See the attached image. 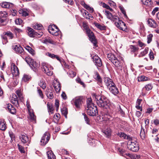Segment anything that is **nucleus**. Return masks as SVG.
I'll return each instance as SVG.
<instances>
[{"label": "nucleus", "mask_w": 159, "mask_h": 159, "mask_svg": "<svg viewBox=\"0 0 159 159\" xmlns=\"http://www.w3.org/2000/svg\"><path fill=\"white\" fill-rule=\"evenodd\" d=\"M11 102L16 107H18L19 106L18 98L16 94H13L11 96Z\"/></svg>", "instance_id": "obj_13"}, {"label": "nucleus", "mask_w": 159, "mask_h": 159, "mask_svg": "<svg viewBox=\"0 0 159 159\" xmlns=\"http://www.w3.org/2000/svg\"><path fill=\"white\" fill-rule=\"evenodd\" d=\"M148 48H146L144 50L141 52L139 55V57H143L148 52Z\"/></svg>", "instance_id": "obj_48"}, {"label": "nucleus", "mask_w": 159, "mask_h": 159, "mask_svg": "<svg viewBox=\"0 0 159 159\" xmlns=\"http://www.w3.org/2000/svg\"><path fill=\"white\" fill-rule=\"evenodd\" d=\"M95 65L98 67H101L102 63L101 59L97 55H95L92 57Z\"/></svg>", "instance_id": "obj_11"}, {"label": "nucleus", "mask_w": 159, "mask_h": 159, "mask_svg": "<svg viewBox=\"0 0 159 159\" xmlns=\"http://www.w3.org/2000/svg\"><path fill=\"white\" fill-rule=\"evenodd\" d=\"M138 45L141 48L144 47L146 46V45L144 43L142 42L140 40L138 41Z\"/></svg>", "instance_id": "obj_58"}, {"label": "nucleus", "mask_w": 159, "mask_h": 159, "mask_svg": "<svg viewBox=\"0 0 159 159\" xmlns=\"http://www.w3.org/2000/svg\"><path fill=\"white\" fill-rule=\"evenodd\" d=\"M47 155L48 159H55V156L52 151H48Z\"/></svg>", "instance_id": "obj_24"}, {"label": "nucleus", "mask_w": 159, "mask_h": 159, "mask_svg": "<svg viewBox=\"0 0 159 159\" xmlns=\"http://www.w3.org/2000/svg\"><path fill=\"white\" fill-rule=\"evenodd\" d=\"M47 105L48 112L52 114L53 113L54 109L52 105V104H49L48 103Z\"/></svg>", "instance_id": "obj_43"}, {"label": "nucleus", "mask_w": 159, "mask_h": 159, "mask_svg": "<svg viewBox=\"0 0 159 159\" xmlns=\"http://www.w3.org/2000/svg\"><path fill=\"white\" fill-rule=\"evenodd\" d=\"M128 148L131 151L134 152L138 151L139 149L137 142L135 139L131 142H129L128 145Z\"/></svg>", "instance_id": "obj_6"}, {"label": "nucleus", "mask_w": 159, "mask_h": 159, "mask_svg": "<svg viewBox=\"0 0 159 159\" xmlns=\"http://www.w3.org/2000/svg\"><path fill=\"white\" fill-rule=\"evenodd\" d=\"M46 94L48 98L50 99H52L53 98V91L52 87H50V88H47Z\"/></svg>", "instance_id": "obj_14"}, {"label": "nucleus", "mask_w": 159, "mask_h": 159, "mask_svg": "<svg viewBox=\"0 0 159 159\" xmlns=\"http://www.w3.org/2000/svg\"><path fill=\"white\" fill-rule=\"evenodd\" d=\"M27 30L28 35L31 37H40L43 34L42 31H38L35 32L34 30L29 27H27Z\"/></svg>", "instance_id": "obj_3"}, {"label": "nucleus", "mask_w": 159, "mask_h": 159, "mask_svg": "<svg viewBox=\"0 0 159 159\" xmlns=\"http://www.w3.org/2000/svg\"><path fill=\"white\" fill-rule=\"evenodd\" d=\"M17 146L18 147L19 150L21 153H23L25 152L24 148L23 146H21L19 144H17Z\"/></svg>", "instance_id": "obj_56"}, {"label": "nucleus", "mask_w": 159, "mask_h": 159, "mask_svg": "<svg viewBox=\"0 0 159 159\" xmlns=\"http://www.w3.org/2000/svg\"><path fill=\"white\" fill-rule=\"evenodd\" d=\"M126 139H127L128 140V143H129V142H132V141L134 140V139H133L129 135H126Z\"/></svg>", "instance_id": "obj_61"}, {"label": "nucleus", "mask_w": 159, "mask_h": 159, "mask_svg": "<svg viewBox=\"0 0 159 159\" xmlns=\"http://www.w3.org/2000/svg\"><path fill=\"white\" fill-rule=\"evenodd\" d=\"M140 136L142 139H143L145 136L144 129L141 126V130L140 134Z\"/></svg>", "instance_id": "obj_44"}, {"label": "nucleus", "mask_w": 159, "mask_h": 159, "mask_svg": "<svg viewBox=\"0 0 159 159\" xmlns=\"http://www.w3.org/2000/svg\"><path fill=\"white\" fill-rule=\"evenodd\" d=\"M53 87L57 93L59 92L61 90V86L59 83H58L57 84L54 85Z\"/></svg>", "instance_id": "obj_39"}, {"label": "nucleus", "mask_w": 159, "mask_h": 159, "mask_svg": "<svg viewBox=\"0 0 159 159\" xmlns=\"http://www.w3.org/2000/svg\"><path fill=\"white\" fill-rule=\"evenodd\" d=\"M120 154L121 156L126 157H131V155L128 153H126V152L123 151L122 150H119Z\"/></svg>", "instance_id": "obj_32"}, {"label": "nucleus", "mask_w": 159, "mask_h": 159, "mask_svg": "<svg viewBox=\"0 0 159 159\" xmlns=\"http://www.w3.org/2000/svg\"><path fill=\"white\" fill-rule=\"evenodd\" d=\"M95 74L96 75L94 78L97 81L98 83H101L102 82V79L99 73L97 72H95Z\"/></svg>", "instance_id": "obj_31"}, {"label": "nucleus", "mask_w": 159, "mask_h": 159, "mask_svg": "<svg viewBox=\"0 0 159 159\" xmlns=\"http://www.w3.org/2000/svg\"><path fill=\"white\" fill-rule=\"evenodd\" d=\"M59 100L58 99H56L55 100V105L56 107V109L57 111V110L58 109L59 107Z\"/></svg>", "instance_id": "obj_60"}, {"label": "nucleus", "mask_w": 159, "mask_h": 159, "mask_svg": "<svg viewBox=\"0 0 159 159\" xmlns=\"http://www.w3.org/2000/svg\"><path fill=\"white\" fill-rule=\"evenodd\" d=\"M111 86L108 88L110 91L114 95H116L118 94L119 92V90L115 84H114V85Z\"/></svg>", "instance_id": "obj_15"}, {"label": "nucleus", "mask_w": 159, "mask_h": 159, "mask_svg": "<svg viewBox=\"0 0 159 159\" xmlns=\"http://www.w3.org/2000/svg\"><path fill=\"white\" fill-rule=\"evenodd\" d=\"M118 135L120 137L123 138L124 139H126V134L123 132L119 133L118 134Z\"/></svg>", "instance_id": "obj_57"}, {"label": "nucleus", "mask_w": 159, "mask_h": 159, "mask_svg": "<svg viewBox=\"0 0 159 159\" xmlns=\"http://www.w3.org/2000/svg\"><path fill=\"white\" fill-rule=\"evenodd\" d=\"M104 81L107 88L113 85L112 84L114 85V84L112 80L109 77H105L104 78Z\"/></svg>", "instance_id": "obj_16"}, {"label": "nucleus", "mask_w": 159, "mask_h": 159, "mask_svg": "<svg viewBox=\"0 0 159 159\" xmlns=\"http://www.w3.org/2000/svg\"><path fill=\"white\" fill-rule=\"evenodd\" d=\"M153 86L151 84H146L143 89V91L144 90L147 91H149L151 90L153 88Z\"/></svg>", "instance_id": "obj_28"}, {"label": "nucleus", "mask_w": 159, "mask_h": 159, "mask_svg": "<svg viewBox=\"0 0 159 159\" xmlns=\"http://www.w3.org/2000/svg\"><path fill=\"white\" fill-rule=\"evenodd\" d=\"M42 68L44 69V72L48 76H52L53 74V72L51 70L50 66L46 63H43Z\"/></svg>", "instance_id": "obj_10"}, {"label": "nucleus", "mask_w": 159, "mask_h": 159, "mask_svg": "<svg viewBox=\"0 0 159 159\" xmlns=\"http://www.w3.org/2000/svg\"><path fill=\"white\" fill-rule=\"evenodd\" d=\"M10 4H12V3L7 2H3L1 3V5L3 8H9L10 7Z\"/></svg>", "instance_id": "obj_34"}, {"label": "nucleus", "mask_w": 159, "mask_h": 159, "mask_svg": "<svg viewBox=\"0 0 159 159\" xmlns=\"http://www.w3.org/2000/svg\"><path fill=\"white\" fill-rule=\"evenodd\" d=\"M149 80V78L144 75L141 76L140 77H139L138 78V80L139 82L147 81Z\"/></svg>", "instance_id": "obj_33"}, {"label": "nucleus", "mask_w": 159, "mask_h": 159, "mask_svg": "<svg viewBox=\"0 0 159 159\" xmlns=\"http://www.w3.org/2000/svg\"><path fill=\"white\" fill-rule=\"evenodd\" d=\"M147 22L150 27L153 28H155L157 26V25L156 24L155 21L151 19H148Z\"/></svg>", "instance_id": "obj_20"}, {"label": "nucleus", "mask_w": 159, "mask_h": 159, "mask_svg": "<svg viewBox=\"0 0 159 159\" xmlns=\"http://www.w3.org/2000/svg\"><path fill=\"white\" fill-rule=\"evenodd\" d=\"M153 35L152 34H150L147 36V43H149L152 41Z\"/></svg>", "instance_id": "obj_54"}, {"label": "nucleus", "mask_w": 159, "mask_h": 159, "mask_svg": "<svg viewBox=\"0 0 159 159\" xmlns=\"http://www.w3.org/2000/svg\"><path fill=\"white\" fill-rule=\"evenodd\" d=\"M7 35L5 34V32L4 34L1 35V38L2 39V43L3 44H5L8 42Z\"/></svg>", "instance_id": "obj_37"}, {"label": "nucleus", "mask_w": 159, "mask_h": 159, "mask_svg": "<svg viewBox=\"0 0 159 159\" xmlns=\"http://www.w3.org/2000/svg\"><path fill=\"white\" fill-rule=\"evenodd\" d=\"M105 117L106 120H111L112 119V117L108 113H106L104 115Z\"/></svg>", "instance_id": "obj_55"}, {"label": "nucleus", "mask_w": 159, "mask_h": 159, "mask_svg": "<svg viewBox=\"0 0 159 159\" xmlns=\"http://www.w3.org/2000/svg\"><path fill=\"white\" fill-rule=\"evenodd\" d=\"M25 60L26 61V62L29 65L30 64H31V62L33 61V59L31 58L29 56H27L25 58Z\"/></svg>", "instance_id": "obj_49"}, {"label": "nucleus", "mask_w": 159, "mask_h": 159, "mask_svg": "<svg viewBox=\"0 0 159 159\" xmlns=\"http://www.w3.org/2000/svg\"><path fill=\"white\" fill-rule=\"evenodd\" d=\"M7 128L6 122L2 119H0V129L4 131Z\"/></svg>", "instance_id": "obj_22"}, {"label": "nucleus", "mask_w": 159, "mask_h": 159, "mask_svg": "<svg viewBox=\"0 0 159 159\" xmlns=\"http://www.w3.org/2000/svg\"><path fill=\"white\" fill-rule=\"evenodd\" d=\"M37 89L38 93L39 94V96L41 97V98H43V96L42 91L40 89H39L38 88H37Z\"/></svg>", "instance_id": "obj_64"}, {"label": "nucleus", "mask_w": 159, "mask_h": 159, "mask_svg": "<svg viewBox=\"0 0 159 159\" xmlns=\"http://www.w3.org/2000/svg\"><path fill=\"white\" fill-rule=\"evenodd\" d=\"M48 30L49 32L53 35L57 36L60 33V31L58 28L54 25H49Z\"/></svg>", "instance_id": "obj_5"}, {"label": "nucleus", "mask_w": 159, "mask_h": 159, "mask_svg": "<svg viewBox=\"0 0 159 159\" xmlns=\"http://www.w3.org/2000/svg\"><path fill=\"white\" fill-rule=\"evenodd\" d=\"M12 49L16 51L17 53L21 55L24 54V50L23 48L19 45H14L12 46Z\"/></svg>", "instance_id": "obj_12"}, {"label": "nucleus", "mask_w": 159, "mask_h": 159, "mask_svg": "<svg viewBox=\"0 0 159 159\" xmlns=\"http://www.w3.org/2000/svg\"><path fill=\"white\" fill-rule=\"evenodd\" d=\"M33 27L35 29L40 30L42 29L43 28V26L42 25L40 24H33Z\"/></svg>", "instance_id": "obj_30"}, {"label": "nucleus", "mask_w": 159, "mask_h": 159, "mask_svg": "<svg viewBox=\"0 0 159 159\" xmlns=\"http://www.w3.org/2000/svg\"><path fill=\"white\" fill-rule=\"evenodd\" d=\"M83 98V96H79L76 97L72 100V102L75 106V108L77 109L80 108Z\"/></svg>", "instance_id": "obj_7"}, {"label": "nucleus", "mask_w": 159, "mask_h": 159, "mask_svg": "<svg viewBox=\"0 0 159 159\" xmlns=\"http://www.w3.org/2000/svg\"><path fill=\"white\" fill-rule=\"evenodd\" d=\"M141 2L142 4L148 6H151L152 3L151 0H141Z\"/></svg>", "instance_id": "obj_29"}, {"label": "nucleus", "mask_w": 159, "mask_h": 159, "mask_svg": "<svg viewBox=\"0 0 159 159\" xmlns=\"http://www.w3.org/2000/svg\"><path fill=\"white\" fill-rule=\"evenodd\" d=\"M82 24L83 28L86 31L89 29L88 26V23L87 22H83Z\"/></svg>", "instance_id": "obj_52"}, {"label": "nucleus", "mask_w": 159, "mask_h": 159, "mask_svg": "<svg viewBox=\"0 0 159 159\" xmlns=\"http://www.w3.org/2000/svg\"><path fill=\"white\" fill-rule=\"evenodd\" d=\"M30 66L31 67L38 68L39 66V64L36 61H34L33 60V61L31 62V64L30 65Z\"/></svg>", "instance_id": "obj_38"}, {"label": "nucleus", "mask_w": 159, "mask_h": 159, "mask_svg": "<svg viewBox=\"0 0 159 159\" xmlns=\"http://www.w3.org/2000/svg\"><path fill=\"white\" fill-rule=\"evenodd\" d=\"M149 57L150 59L151 60H153L154 58V56L153 55V53L152 51H151L149 54Z\"/></svg>", "instance_id": "obj_63"}, {"label": "nucleus", "mask_w": 159, "mask_h": 159, "mask_svg": "<svg viewBox=\"0 0 159 159\" xmlns=\"http://www.w3.org/2000/svg\"><path fill=\"white\" fill-rule=\"evenodd\" d=\"M19 12L24 17H26L29 15V14L27 11V10L25 9H21L19 10Z\"/></svg>", "instance_id": "obj_26"}, {"label": "nucleus", "mask_w": 159, "mask_h": 159, "mask_svg": "<svg viewBox=\"0 0 159 159\" xmlns=\"http://www.w3.org/2000/svg\"><path fill=\"white\" fill-rule=\"evenodd\" d=\"M50 134L49 133L46 132L43 135L41 139L40 142L41 145L44 146L49 141L50 139Z\"/></svg>", "instance_id": "obj_9"}, {"label": "nucleus", "mask_w": 159, "mask_h": 159, "mask_svg": "<svg viewBox=\"0 0 159 159\" xmlns=\"http://www.w3.org/2000/svg\"><path fill=\"white\" fill-rule=\"evenodd\" d=\"M7 16V12L5 11H2L0 12V17L1 18L5 19Z\"/></svg>", "instance_id": "obj_50"}, {"label": "nucleus", "mask_w": 159, "mask_h": 159, "mask_svg": "<svg viewBox=\"0 0 159 159\" xmlns=\"http://www.w3.org/2000/svg\"><path fill=\"white\" fill-rule=\"evenodd\" d=\"M13 69L14 70V72L15 73V75H19V70L17 67L14 65L12 67H11V69Z\"/></svg>", "instance_id": "obj_46"}, {"label": "nucleus", "mask_w": 159, "mask_h": 159, "mask_svg": "<svg viewBox=\"0 0 159 159\" xmlns=\"http://www.w3.org/2000/svg\"><path fill=\"white\" fill-rule=\"evenodd\" d=\"M83 115L84 116V118L87 124L89 125L90 124L89 119L88 118L87 116L85 114L83 113Z\"/></svg>", "instance_id": "obj_53"}, {"label": "nucleus", "mask_w": 159, "mask_h": 159, "mask_svg": "<svg viewBox=\"0 0 159 159\" xmlns=\"http://www.w3.org/2000/svg\"><path fill=\"white\" fill-rule=\"evenodd\" d=\"M6 25V19L0 17V26Z\"/></svg>", "instance_id": "obj_51"}, {"label": "nucleus", "mask_w": 159, "mask_h": 159, "mask_svg": "<svg viewBox=\"0 0 159 159\" xmlns=\"http://www.w3.org/2000/svg\"><path fill=\"white\" fill-rule=\"evenodd\" d=\"M43 42L44 43L46 44L49 43L50 44H54L56 43L55 42L52 40L49 37L43 40Z\"/></svg>", "instance_id": "obj_23"}, {"label": "nucleus", "mask_w": 159, "mask_h": 159, "mask_svg": "<svg viewBox=\"0 0 159 159\" xmlns=\"http://www.w3.org/2000/svg\"><path fill=\"white\" fill-rule=\"evenodd\" d=\"M31 79L30 75L26 74H24L22 78V80L25 82L29 81Z\"/></svg>", "instance_id": "obj_36"}, {"label": "nucleus", "mask_w": 159, "mask_h": 159, "mask_svg": "<svg viewBox=\"0 0 159 159\" xmlns=\"http://www.w3.org/2000/svg\"><path fill=\"white\" fill-rule=\"evenodd\" d=\"M22 31V30L16 27L15 28L14 30V32L15 34L16 35V36H17V33H20Z\"/></svg>", "instance_id": "obj_59"}, {"label": "nucleus", "mask_w": 159, "mask_h": 159, "mask_svg": "<svg viewBox=\"0 0 159 159\" xmlns=\"http://www.w3.org/2000/svg\"><path fill=\"white\" fill-rule=\"evenodd\" d=\"M6 107L7 108L8 111L11 114H14L16 113V109L11 104H7Z\"/></svg>", "instance_id": "obj_17"}, {"label": "nucleus", "mask_w": 159, "mask_h": 159, "mask_svg": "<svg viewBox=\"0 0 159 159\" xmlns=\"http://www.w3.org/2000/svg\"><path fill=\"white\" fill-rule=\"evenodd\" d=\"M20 139L22 143L25 144L29 141V138L26 134H21L20 136Z\"/></svg>", "instance_id": "obj_21"}, {"label": "nucleus", "mask_w": 159, "mask_h": 159, "mask_svg": "<svg viewBox=\"0 0 159 159\" xmlns=\"http://www.w3.org/2000/svg\"><path fill=\"white\" fill-rule=\"evenodd\" d=\"M39 84L43 89H45L46 87V83L42 80H40Z\"/></svg>", "instance_id": "obj_42"}, {"label": "nucleus", "mask_w": 159, "mask_h": 159, "mask_svg": "<svg viewBox=\"0 0 159 159\" xmlns=\"http://www.w3.org/2000/svg\"><path fill=\"white\" fill-rule=\"evenodd\" d=\"M30 119L32 121H35L36 116H35L34 113L31 112H29Z\"/></svg>", "instance_id": "obj_41"}, {"label": "nucleus", "mask_w": 159, "mask_h": 159, "mask_svg": "<svg viewBox=\"0 0 159 159\" xmlns=\"http://www.w3.org/2000/svg\"><path fill=\"white\" fill-rule=\"evenodd\" d=\"M105 12L107 18L113 21V20H117V19L116 18L117 17V16H113L112 14L108 11H105Z\"/></svg>", "instance_id": "obj_19"}, {"label": "nucleus", "mask_w": 159, "mask_h": 159, "mask_svg": "<svg viewBox=\"0 0 159 159\" xmlns=\"http://www.w3.org/2000/svg\"><path fill=\"white\" fill-rule=\"evenodd\" d=\"M93 96L95 99L94 101L99 107L105 109L109 108L110 106V102L106 97L95 94L93 95Z\"/></svg>", "instance_id": "obj_1"}, {"label": "nucleus", "mask_w": 159, "mask_h": 159, "mask_svg": "<svg viewBox=\"0 0 159 159\" xmlns=\"http://www.w3.org/2000/svg\"><path fill=\"white\" fill-rule=\"evenodd\" d=\"M25 48L32 55H34L35 54L34 50L29 46H26Z\"/></svg>", "instance_id": "obj_45"}, {"label": "nucleus", "mask_w": 159, "mask_h": 159, "mask_svg": "<svg viewBox=\"0 0 159 159\" xmlns=\"http://www.w3.org/2000/svg\"><path fill=\"white\" fill-rule=\"evenodd\" d=\"M22 23V20L19 18L16 19L15 21V23L17 25H20Z\"/></svg>", "instance_id": "obj_62"}, {"label": "nucleus", "mask_w": 159, "mask_h": 159, "mask_svg": "<svg viewBox=\"0 0 159 159\" xmlns=\"http://www.w3.org/2000/svg\"><path fill=\"white\" fill-rule=\"evenodd\" d=\"M87 112V114L90 116H96L98 113V110L96 106L92 102L91 98H89L86 101Z\"/></svg>", "instance_id": "obj_2"}, {"label": "nucleus", "mask_w": 159, "mask_h": 159, "mask_svg": "<svg viewBox=\"0 0 159 159\" xmlns=\"http://www.w3.org/2000/svg\"><path fill=\"white\" fill-rule=\"evenodd\" d=\"M89 37L90 40L93 43L94 46H96L97 42L93 33L89 29L86 31Z\"/></svg>", "instance_id": "obj_8"}, {"label": "nucleus", "mask_w": 159, "mask_h": 159, "mask_svg": "<svg viewBox=\"0 0 159 159\" xmlns=\"http://www.w3.org/2000/svg\"><path fill=\"white\" fill-rule=\"evenodd\" d=\"M95 26L100 30H105L106 29V26L104 25H101L98 23H95Z\"/></svg>", "instance_id": "obj_25"}, {"label": "nucleus", "mask_w": 159, "mask_h": 159, "mask_svg": "<svg viewBox=\"0 0 159 159\" xmlns=\"http://www.w3.org/2000/svg\"><path fill=\"white\" fill-rule=\"evenodd\" d=\"M112 56V58L111 62L115 65L116 67L120 68V67H121V64L120 61L116 58L115 56Z\"/></svg>", "instance_id": "obj_18"}, {"label": "nucleus", "mask_w": 159, "mask_h": 159, "mask_svg": "<svg viewBox=\"0 0 159 159\" xmlns=\"http://www.w3.org/2000/svg\"><path fill=\"white\" fill-rule=\"evenodd\" d=\"M103 133L107 138H109L111 135V131L109 128H107L105 130H103Z\"/></svg>", "instance_id": "obj_27"}, {"label": "nucleus", "mask_w": 159, "mask_h": 159, "mask_svg": "<svg viewBox=\"0 0 159 159\" xmlns=\"http://www.w3.org/2000/svg\"><path fill=\"white\" fill-rule=\"evenodd\" d=\"M61 111L62 114L66 118H67V114L68 113L67 109L66 107H63L61 109Z\"/></svg>", "instance_id": "obj_40"}, {"label": "nucleus", "mask_w": 159, "mask_h": 159, "mask_svg": "<svg viewBox=\"0 0 159 159\" xmlns=\"http://www.w3.org/2000/svg\"><path fill=\"white\" fill-rule=\"evenodd\" d=\"M5 34L10 39H13L14 37L13 34L9 31L5 32Z\"/></svg>", "instance_id": "obj_47"}, {"label": "nucleus", "mask_w": 159, "mask_h": 159, "mask_svg": "<svg viewBox=\"0 0 159 159\" xmlns=\"http://www.w3.org/2000/svg\"><path fill=\"white\" fill-rule=\"evenodd\" d=\"M117 20H113L115 22L116 26L120 30L124 31L125 32H127L128 30L127 29L126 25L122 21L119 19L118 17L116 18Z\"/></svg>", "instance_id": "obj_4"}, {"label": "nucleus", "mask_w": 159, "mask_h": 159, "mask_svg": "<svg viewBox=\"0 0 159 159\" xmlns=\"http://www.w3.org/2000/svg\"><path fill=\"white\" fill-rule=\"evenodd\" d=\"M130 51L132 52H134L138 51L139 50V48L134 45H131L130 46Z\"/></svg>", "instance_id": "obj_35"}]
</instances>
